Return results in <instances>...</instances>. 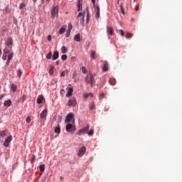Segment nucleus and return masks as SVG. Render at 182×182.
Instances as JSON below:
<instances>
[{"label": "nucleus", "mask_w": 182, "mask_h": 182, "mask_svg": "<svg viewBox=\"0 0 182 182\" xmlns=\"http://www.w3.org/2000/svg\"><path fill=\"white\" fill-rule=\"evenodd\" d=\"M85 82L87 85H90L91 87H93V85H95V83H96L93 74L92 73L87 74L85 78Z\"/></svg>", "instance_id": "obj_1"}, {"label": "nucleus", "mask_w": 182, "mask_h": 182, "mask_svg": "<svg viewBox=\"0 0 182 182\" xmlns=\"http://www.w3.org/2000/svg\"><path fill=\"white\" fill-rule=\"evenodd\" d=\"M59 14V6H53L51 10V18L52 19H55L56 16Z\"/></svg>", "instance_id": "obj_2"}, {"label": "nucleus", "mask_w": 182, "mask_h": 182, "mask_svg": "<svg viewBox=\"0 0 182 182\" xmlns=\"http://www.w3.org/2000/svg\"><path fill=\"white\" fill-rule=\"evenodd\" d=\"M76 127H73V125L70 123H68L65 126V130L66 132H68L69 133L72 132H75Z\"/></svg>", "instance_id": "obj_3"}, {"label": "nucleus", "mask_w": 182, "mask_h": 182, "mask_svg": "<svg viewBox=\"0 0 182 182\" xmlns=\"http://www.w3.org/2000/svg\"><path fill=\"white\" fill-rule=\"evenodd\" d=\"M82 18L80 19V23L82 25V26H85V12L82 14V12H80L77 15V18Z\"/></svg>", "instance_id": "obj_4"}, {"label": "nucleus", "mask_w": 182, "mask_h": 182, "mask_svg": "<svg viewBox=\"0 0 182 182\" xmlns=\"http://www.w3.org/2000/svg\"><path fill=\"white\" fill-rule=\"evenodd\" d=\"M3 52L4 53H3L2 59H3V60H6L8 54L9 55V53H11V50H9V49H8V48H4Z\"/></svg>", "instance_id": "obj_5"}, {"label": "nucleus", "mask_w": 182, "mask_h": 182, "mask_svg": "<svg viewBox=\"0 0 182 182\" xmlns=\"http://www.w3.org/2000/svg\"><path fill=\"white\" fill-rule=\"evenodd\" d=\"M76 98L73 97L71 99L69 100V101L68 102L67 105L68 106H73V107H75V106H76Z\"/></svg>", "instance_id": "obj_6"}, {"label": "nucleus", "mask_w": 182, "mask_h": 182, "mask_svg": "<svg viewBox=\"0 0 182 182\" xmlns=\"http://www.w3.org/2000/svg\"><path fill=\"white\" fill-rule=\"evenodd\" d=\"M12 135H10L9 136H7L6 140L4 141V147H8L9 146V143L12 141Z\"/></svg>", "instance_id": "obj_7"}, {"label": "nucleus", "mask_w": 182, "mask_h": 182, "mask_svg": "<svg viewBox=\"0 0 182 182\" xmlns=\"http://www.w3.org/2000/svg\"><path fill=\"white\" fill-rule=\"evenodd\" d=\"M89 124H87L85 127L80 129L79 132L77 133V134H78V136H81L82 133H87V132L89 131Z\"/></svg>", "instance_id": "obj_8"}, {"label": "nucleus", "mask_w": 182, "mask_h": 182, "mask_svg": "<svg viewBox=\"0 0 182 182\" xmlns=\"http://www.w3.org/2000/svg\"><path fill=\"white\" fill-rule=\"evenodd\" d=\"M93 7L97 9L95 14L96 18H100V7L96 4H93Z\"/></svg>", "instance_id": "obj_9"}, {"label": "nucleus", "mask_w": 182, "mask_h": 182, "mask_svg": "<svg viewBox=\"0 0 182 182\" xmlns=\"http://www.w3.org/2000/svg\"><path fill=\"white\" fill-rule=\"evenodd\" d=\"M72 119H73V113H69L68 115L65 117V123H70L72 122Z\"/></svg>", "instance_id": "obj_10"}, {"label": "nucleus", "mask_w": 182, "mask_h": 182, "mask_svg": "<svg viewBox=\"0 0 182 182\" xmlns=\"http://www.w3.org/2000/svg\"><path fill=\"white\" fill-rule=\"evenodd\" d=\"M85 153H86V147L82 146V148H80V149H79L77 156H78L79 157H82V156L85 154Z\"/></svg>", "instance_id": "obj_11"}, {"label": "nucleus", "mask_w": 182, "mask_h": 182, "mask_svg": "<svg viewBox=\"0 0 182 182\" xmlns=\"http://www.w3.org/2000/svg\"><path fill=\"white\" fill-rule=\"evenodd\" d=\"M102 70L103 72H107L109 70V63L107 61L104 62Z\"/></svg>", "instance_id": "obj_12"}, {"label": "nucleus", "mask_w": 182, "mask_h": 182, "mask_svg": "<svg viewBox=\"0 0 182 182\" xmlns=\"http://www.w3.org/2000/svg\"><path fill=\"white\" fill-rule=\"evenodd\" d=\"M107 33L108 35H110L111 36H113L114 31H113V27H107Z\"/></svg>", "instance_id": "obj_13"}, {"label": "nucleus", "mask_w": 182, "mask_h": 182, "mask_svg": "<svg viewBox=\"0 0 182 182\" xmlns=\"http://www.w3.org/2000/svg\"><path fill=\"white\" fill-rule=\"evenodd\" d=\"M48 114V110L44 109L40 114V118L41 119H46V115Z\"/></svg>", "instance_id": "obj_14"}, {"label": "nucleus", "mask_w": 182, "mask_h": 182, "mask_svg": "<svg viewBox=\"0 0 182 182\" xmlns=\"http://www.w3.org/2000/svg\"><path fill=\"white\" fill-rule=\"evenodd\" d=\"M13 58H14V53H9L8 55L7 61L6 62V65H9V63Z\"/></svg>", "instance_id": "obj_15"}, {"label": "nucleus", "mask_w": 182, "mask_h": 182, "mask_svg": "<svg viewBox=\"0 0 182 182\" xmlns=\"http://www.w3.org/2000/svg\"><path fill=\"white\" fill-rule=\"evenodd\" d=\"M14 43V41L12 40V38H9L6 42V46H12Z\"/></svg>", "instance_id": "obj_16"}, {"label": "nucleus", "mask_w": 182, "mask_h": 182, "mask_svg": "<svg viewBox=\"0 0 182 182\" xmlns=\"http://www.w3.org/2000/svg\"><path fill=\"white\" fill-rule=\"evenodd\" d=\"M12 105V101L11 100H6L4 103L5 107H9Z\"/></svg>", "instance_id": "obj_17"}, {"label": "nucleus", "mask_w": 182, "mask_h": 182, "mask_svg": "<svg viewBox=\"0 0 182 182\" xmlns=\"http://www.w3.org/2000/svg\"><path fill=\"white\" fill-rule=\"evenodd\" d=\"M91 59L96 60L97 59V55H96V51L91 50Z\"/></svg>", "instance_id": "obj_18"}, {"label": "nucleus", "mask_w": 182, "mask_h": 182, "mask_svg": "<svg viewBox=\"0 0 182 182\" xmlns=\"http://www.w3.org/2000/svg\"><path fill=\"white\" fill-rule=\"evenodd\" d=\"M8 129H6L4 131H1L0 132V136L1 137H6V136H8Z\"/></svg>", "instance_id": "obj_19"}, {"label": "nucleus", "mask_w": 182, "mask_h": 182, "mask_svg": "<svg viewBox=\"0 0 182 182\" xmlns=\"http://www.w3.org/2000/svg\"><path fill=\"white\" fill-rule=\"evenodd\" d=\"M43 102V95H38L37 98L38 105H41Z\"/></svg>", "instance_id": "obj_20"}, {"label": "nucleus", "mask_w": 182, "mask_h": 182, "mask_svg": "<svg viewBox=\"0 0 182 182\" xmlns=\"http://www.w3.org/2000/svg\"><path fill=\"white\" fill-rule=\"evenodd\" d=\"M59 58V52L58 51H54L53 55V60H56Z\"/></svg>", "instance_id": "obj_21"}, {"label": "nucleus", "mask_w": 182, "mask_h": 182, "mask_svg": "<svg viewBox=\"0 0 182 182\" xmlns=\"http://www.w3.org/2000/svg\"><path fill=\"white\" fill-rule=\"evenodd\" d=\"M73 94V88L69 87L68 93L66 94V97H68V96H72Z\"/></svg>", "instance_id": "obj_22"}, {"label": "nucleus", "mask_w": 182, "mask_h": 182, "mask_svg": "<svg viewBox=\"0 0 182 182\" xmlns=\"http://www.w3.org/2000/svg\"><path fill=\"white\" fill-rule=\"evenodd\" d=\"M54 70H55V67H53V65H50V70H49V75L50 76L53 75Z\"/></svg>", "instance_id": "obj_23"}, {"label": "nucleus", "mask_w": 182, "mask_h": 182, "mask_svg": "<svg viewBox=\"0 0 182 182\" xmlns=\"http://www.w3.org/2000/svg\"><path fill=\"white\" fill-rule=\"evenodd\" d=\"M109 85H112V86H114L116 85V79L109 78Z\"/></svg>", "instance_id": "obj_24"}, {"label": "nucleus", "mask_w": 182, "mask_h": 182, "mask_svg": "<svg viewBox=\"0 0 182 182\" xmlns=\"http://www.w3.org/2000/svg\"><path fill=\"white\" fill-rule=\"evenodd\" d=\"M90 21V13H89V11L87 9V16H86V23H89V21Z\"/></svg>", "instance_id": "obj_25"}, {"label": "nucleus", "mask_w": 182, "mask_h": 182, "mask_svg": "<svg viewBox=\"0 0 182 182\" xmlns=\"http://www.w3.org/2000/svg\"><path fill=\"white\" fill-rule=\"evenodd\" d=\"M83 97H84L85 99H87L89 97H93V93L89 92V93H87V94H84Z\"/></svg>", "instance_id": "obj_26"}, {"label": "nucleus", "mask_w": 182, "mask_h": 182, "mask_svg": "<svg viewBox=\"0 0 182 182\" xmlns=\"http://www.w3.org/2000/svg\"><path fill=\"white\" fill-rule=\"evenodd\" d=\"M74 41H75V42H80V33L75 36Z\"/></svg>", "instance_id": "obj_27"}, {"label": "nucleus", "mask_w": 182, "mask_h": 182, "mask_svg": "<svg viewBox=\"0 0 182 182\" xmlns=\"http://www.w3.org/2000/svg\"><path fill=\"white\" fill-rule=\"evenodd\" d=\"M77 6L78 12H80V11H82V4H80V0H77Z\"/></svg>", "instance_id": "obj_28"}, {"label": "nucleus", "mask_w": 182, "mask_h": 182, "mask_svg": "<svg viewBox=\"0 0 182 182\" xmlns=\"http://www.w3.org/2000/svg\"><path fill=\"white\" fill-rule=\"evenodd\" d=\"M70 31H72V28H70V26H68V29L67 30V33L65 34L66 38H69L70 36Z\"/></svg>", "instance_id": "obj_29"}, {"label": "nucleus", "mask_w": 182, "mask_h": 182, "mask_svg": "<svg viewBox=\"0 0 182 182\" xmlns=\"http://www.w3.org/2000/svg\"><path fill=\"white\" fill-rule=\"evenodd\" d=\"M65 31H66V28H60L58 33H60V35H62V34L65 33Z\"/></svg>", "instance_id": "obj_30"}, {"label": "nucleus", "mask_w": 182, "mask_h": 182, "mask_svg": "<svg viewBox=\"0 0 182 182\" xmlns=\"http://www.w3.org/2000/svg\"><path fill=\"white\" fill-rule=\"evenodd\" d=\"M39 170H40V171H42V172L45 171V164L40 165Z\"/></svg>", "instance_id": "obj_31"}, {"label": "nucleus", "mask_w": 182, "mask_h": 182, "mask_svg": "<svg viewBox=\"0 0 182 182\" xmlns=\"http://www.w3.org/2000/svg\"><path fill=\"white\" fill-rule=\"evenodd\" d=\"M11 90H13L14 92H16V89H17V86L15 84H11Z\"/></svg>", "instance_id": "obj_32"}, {"label": "nucleus", "mask_w": 182, "mask_h": 182, "mask_svg": "<svg viewBox=\"0 0 182 182\" xmlns=\"http://www.w3.org/2000/svg\"><path fill=\"white\" fill-rule=\"evenodd\" d=\"M55 133H58L59 134V133H60V127H55V129H54Z\"/></svg>", "instance_id": "obj_33"}, {"label": "nucleus", "mask_w": 182, "mask_h": 182, "mask_svg": "<svg viewBox=\"0 0 182 182\" xmlns=\"http://www.w3.org/2000/svg\"><path fill=\"white\" fill-rule=\"evenodd\" d=\"M61 50H62L63 53H66L68 52V48H66V47H65V46H63L61 48Z\"/></svg>", "instance_id": "obj_34"}, {"label": "nucleus", "mask_w": 182, "mask_h": 182, "mask_svg": "<svg viewBox=\"0 0 182 182\" xmlns=\"http://www.w3.org/2000/svg\"><path fill=\"white\" fill-rule=\"evenodd\" d=\"M46 58L48 59H52V51H50L47 55H46Z\"/></svg>", "instance_id": "obj_35"}, {"label": "nucleus", "mask_w": 182, "mask_h": 182, "mask_svg": "<svg viewBox=\"0 0 182 182\" xmlns=\"http://www.w3.org/2000/svg\"><path fill=\"white\" fill-rule=\"evenodd\" d=\"M21 75H22V70H21V69L17 70V76H18V77H21Z\"/></svg>", "instance_id": "obj_36"}, {"label": "nucleus", "mask_w": 182, "mask_h": 182, "mask_svg": "<svg viewBox=\"0 0 182 182\" xmlns=\"http://www.w3.org/2000/svg\"><path fill=\"white\" fill-rule=\"evenodd\" d=\"M26 6V5L25 4V3H21L19 6V9H23V8H25Z\"/></svg>", "instance_id": "obj_37"}, {"label": "nucleus", "mask_w": 182, "mask_h": 182, "mask_svg": "<svg viewBox=\"0 0 182 182\" xmlns=\"http://www.w3.org/2000/svg\"><path fill=\"white\" fill-rule=\"evenodd\" d=\"M87 134H88V136H93V134H94L93 129H90L89 132H87Z\"/></svg>", "instance_id": "obj_38"}, {"label": "nucleus", "mask_w": 182, "mask_h": 182, "mask_svg": "<svg viewBox=\"0 0 182 182\" xmlns=\"http://www.w3.org/2000/svg\"><path fill=\"white\" fill-rule=\"evenodd\" d=\"M35 159H36V156H35V155H32L31 159V164H33V161H35Z\"/></svg>", "instance_id": "obj_39"}, {"label": "nucleus", "mask_w": 182, "mask_h": 182, "mask_svg": "<svg viewBox=\"0 0 182 182\" xmlns=\"http://www.w3.org/2000/svg\"><path fill=\"white\" fill-rule=\"evenodd\" d=\"M133 33H127V39L132 38L133 36Z\"/></svg>", "instance_id": "obj_40"}, {"label": "nucleus", "mask_w": 182, "mask_h": 182, "mask_svg": "<svg viewBox=\"0 0 182 182\" xmlns=\"http://www.w3.org/2000/svg\"><path fill=\"white\" fill-rule=\"evenodd\" d=\"M95 103H92L90 105V110H93V109H95Z\"/></svg>", "instance_id": "obj_41"}, {"label": "nucleus", "mask_w": 182, "mask_h": 182, "mask_svg": "<svg viewBox=\"0 0 182 182\" xmlns=\"http://www.w3.org/2000/svg\"><path fill=\"white\" fill-rule=\"evenodd\" d=\"M61 59H62V60H66V59H68V55H63L61 56Z\"/></svg>", "instance_id": "obj_42"}, {"label": "nucleus", "mask_w": 182, "mask_h": 182, "mask_svg": "<svg viewBox=\"0 0 182 182\" xmlns=\"http://www.w3.org/2000/svg\"><path fill=\"white\" fill-rule=\"evenodd\" d=\"M31 117H28L26 119V123H31Z\"/></svg>", "instance_id": "obj_43"}, {"label": "nucleus", "mask_w": 182, "mask_h": 182, "mask_svg": "<svg viewBox=\"0 0 182 182\" xmlns=\"http://www.w3.org/2000/svg\"><path fill=\"white\" fill-rule=\"evenodd\" d=\"M82 73H84L85 75H86V68L82 67Z\"/></svg>", "instance_id": "obj_44"}, {"label": "nucleus", "mask_w": 182, "mask_h": 182, "mask_svg": "<svg viewBox=\"0 0 182 182\" xmlns=\"http://www.w3.org/2000/svg\"><path fill=\"white\" fill-rule=\"evenodd\" d=\"M119 35H122V36H124V31H123V30H119Z\"/></svg>", "instance_id": "obj_45"}, {"label": "nucleus", "mask_w": 182, "mask_h": 182, "mask_svg": "<svg viewBox=\"0 0 182 182\" xmlns=\"http://www.w3.org/2000/svg\"><path fill=\"white\" fill-rule=\"evenodd\" d=\"M65 75H66V73L65 71H63L61 73H60V77H65Z\"/></svg>", "instance_id": "obj_46"}, {"label": "nucleus", "mask_w": 182, "mask_h": 182, "mask_svg": "<svg viewBox=\"0 0 182 182\" xmlns=\"http://www.w3.org/2000/svg\"><path fill=\"white\" fill-rule=\"evenodd\" d=\"M47 39H48V41H49V42H50L52 41V36H48Z\"/></svg>", "instance_id": "obj_47"}, {"label": "nucleus", "mask_w": 182, "mask_h": 182, "mask_svg": "<svg viewBox=\"0 0 182 182\" xmlns=\"http://www.w3.org/2000/svg\"><path fill=\"white\" fill-rule=\"evenodd\" d=\"M100 97L102 98V97H105V92H101L100 95Z\"/></svg>", "instance_id": "obj_48"}, {"label": "nucleus", "mask_w": 182, "mask_h": 182, "mask_svg": "<svg viewBox=\"0 0 182 182\" xmlns=\"http://www.w3.org/2000/svg\"><path fill=\"white\" fill-rule=\"evenodd\" d=\"M139 4H138L135 7V11H139Z\"/></svg>", "instance_id": "obj_49"}, {"label": "nucleus", "mask_w": 182, "mask_h": 182, "mask_svg": "<svg viewBox=\"0 0 182 182\" xmlns=\"http://www.w3.org/2000/svg\"><path fill=\"white\" fill-rule=\"evenodd\" d=\"M121 11H122V14H124V9H123V6H121Z\"/></svg>", "instance_id": "obj_50"}, {"label": "nucleus", "mask_w": 182, "mask_h": 182, "mask_svg": "<svg viewBox=\"0 0 182 182\" xmlns=\"http://www.w3.org/2000/svg\"><path fill=\"white\" fill-rule=\"evenodd\" d=\"M92 1V5H95V4H96V0H91Z\"/></svg>", "instance_id": "obj_51"}, {"label": "nucleus", "mask_w": 182, "mask_h": 182, "mask_svg": "<svg viewBox=\"0 0 182 182\" xmlns=\"http://www.w3.org/2000/svg\"><path fill=\"white\" fill-rule=\"evenodd\" d=\"M75 77H76V73L73 74V79H75Z\"/></svg>", "instance_id": "obj_52"}, {"label": "nucleus", "mask_w": 182, "mask_h": 182, "mask_svg": "<svg viewBox=\"0 0 182 182\" xmlns=\"http://www.w3.org/2000/svg\"><path fill=\"white\" fill-rule=\"evenodd\" d=\"M65 92V90H60V94L62 95V94H63Z\"/></svg>", "instance_id": "obj_53"}, {"label": "nucleus", "mask_w": 182, "mask_h": 182, "mask_svg": "<svg viewBox=\"0 0 182 182\" xmlns=\"http://www.w3.org/2000/svg\"><path fill=\"white\" fill-rule=\"evenodd\" d=\"M1 56H2V50L0 48V58H1Z\"/></svg>", "instance_id": "obj_54"}, {"label": "nucleus", "mask_w": 182, "mask_h": 182, "mask_svg": "<svg viewBox=\"0 0 182 182\" xmlns=\"http://www.w3.org/2000/svg\"><path fill=\"white\" fill-rule=\"evenodd\" d=\"M59 63H60V61H56L55 62V65H59Z\"/></svg>", "instance_id": "obj_55"}, {"label": "nucleus", "mask_w": 182, "mask_h": 182, "mask_svg": "<svg viewBox=\"0 0 182 182\" xmlns=\"http://www.w3.org/2000/svg\"><path fill=\"white\" fill-rule=\"evenodd\" d=\"M60 179L61 180V181H63V176H60Z\"/></svg>", "instance_id": "obj_56"}, {"label": "nucleus", "mask_w": 182, "mask_h": 182, "mask_svg": "<svg viewBox=\"0 0 182 182\" xmlns=\"http://www.w3.org/2000/svg\"><path fill=\"white\" fill-rule=\"evenodd\" d=\"M2 97H4V95H0V100L2 99Z\"/></svg>", "instance_id": "obj_57"}, {"label": "nucleus", "mask_w": 182, "mask_h": 182, "mask_svg": "<svg viewBox=\"0 0 182 182\" xmlns=\"http://www.w3.org/2000/svg\"><path fill=\"white\" fill-rule=\"evenodd\" d=\"M70 29H72V24L69 25Z\"/></svg>", "instance_id": "obj_58"}, {"label": "nucleus", "mask_w": 182, "mask_h": 182, "mask_svg": "<svg viewBox=\"0 0 182 182\" xmlns=\"http://www.w3.org/2000/svg\"><path fill=\"white\" fill-rule=\"evenodd\" d=\"M45 2V0H41V4H43Z\"/></svg>", "instance_id": "obj_59"}, {"label": "nucleus", "mask_w": 182, "mask_h": 182, "mask_svg": "<svg viewBox=\"0 0 182 182\" xmlns=\"http://www.w3.org/2000/svg\"><path fill=\"white\" fill-rule=\"evenodd\" d=\"M36 1H38V0H33V1L35 3V2H36Z\"/></svg>", "instance_id": "obj_60"}, {"label": "nucleus", "mask_w": 182, "mask_h": 182, "mask_svg": "<svg viewBox=\"0 0 182 182\" xmlns=\"http://www.w3.org/2000/svg\"><path fill=\"white\" fill-rule=\"evenodd\" d=\"M49 1H50V0H47L48 2H49Z\"/></svg>", "instance_id": "obj_61"}]
</instances>
